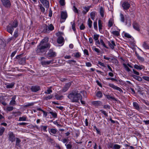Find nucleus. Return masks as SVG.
Masks as SVG:
<instances>
[{"label":"nucleus","instance_id":"f257e3e1","mask_svg":"<svg viewBox=\"0 0 149 149\" xmlns=\"http://www.w3.org/2000/svg\"><path fill=\"white\" fill-rule=\"evenodd\" d=\"M48 40V38L45 37L41 41L37 49L36 50V52L38 53L44 52L46 49L50 47V45L47 43Z\"/></svg>","mask_w":149,"mask_h":149},{"label":"nucleus","instance_id":"f03ea898","mask_svg":"<svg viewBox=\"0 0 149 149\" xmlns=\"http://www.w3.org/2000/svg\"><path fill=\"white\" fill-rule=\"evenodd\" d=\"M68 97L73 102H78L79 100L82 99V96L81 94L76 91H73L69 94Z\"/></svg>","mask_w":149,"mask_h":149},{"label":"nucleus","instance_id":"7ed1b4c3","mask_svg":"<svg viewBox=\"0 0 149 149\" xmlns=\"http://www.w3.org/2000/svg\"><path fill=\"white\" fill-rule=\"evenodd\" d=\"M120 20L127 26H130L131 25V21L130 18L120 13Z\"/></svg>","mask_w":149,"mask_h":149},{"label":"nucleus","instance_id":"20e7f679","mask_svg":"<svg viewBox=\"0 0 149 149\" xmlns=\"http://www.w3.org/2000/svg\"><path fill=\"white\" fill-rule=\"evenodd\" d=\"M54 29V27L52 24H50L48 26L45 25L44 26L43 32L46 33H49Z\"/></svg>","mask_w":149,"mask_h":149},{"label":"nucleus","instance_id":"39448f33","mask_svg":"<svg viewBox=\"0 0 149 149\" xmlns=\"http://www.w3.org/2000/svg\"><path fill=\"white\" fill-rule=\"evenodd\" d=\"M22 54H19L17 55L16 58L18 59V62L19 64L24 65L25 63L26 59L24 57L21 58Z\"/></svg>","mask_w":149,"mask_h":149},{"label":"nucleus","instance_id":"423d86ee","mask_svg":"<svg viewBox=\"0 0 149 149\" xmlns=\"http://www.w3.org/2000/svg\"><path fill=\"white\" fill-rule=\"evenodd\" d=\"M1 1L2 4L5 7H10L11 3L9 0H1Z\"/></svg>","mask_w":149,"mask_h":149},{"label":"nucleus","instance_id":"0eeeda50","mask_svg":"<svg viewBox=\"0 0 149 149\" xmlns=\"http://www.w3.org/2000/svg\"><path fill=\"white\" fill-rule=\"evenodd\" d=\"M108 86L118 91L120 93H122L123 92L122 90L120 88L116 86L113 84L111 83L109 84Z\"/></svg>","mask_w":149,"mask_h":149},{"label":"nucleus","instance_id":"6e6552de","mask_svg":"<svg viewBox=\"0 0 149 149\" xmlns=\"http://www.w3.org/2000/svg\"><path fill=\"white\" fill-rule=\"evenodd\" d=\"M122 7L123 9L125 10H127L130 7V4L128 1H125L122 4Z\"/></svg>","mask_w":149,"mask_h":149},{"label":"nucleus","instance_id":"1a4fd4ad","mask_svg":"<svg viewBox=\"0 0 149 149\" xmlns=\"http://www.w3.org/2000/svg\"><path fill=\"white\" fill-rule=\"evenodd\" d=\"M45 58L44 57H41V63L42 65H49L50 63H53V61L52 60H50L49 61H43V59Z\"/></svg>","mask_w":149,"mask_h":149},{"label":"nucleus","instance_id":"9d476101","mask_svg":"<svg viewBox=\"0 0 149 149\" xmlns=\"http://www.w3.org/2000/svg\"><path fill=\"white\" fill-rule=\"evenodd\" d=\"M8 140L12 142L14 141L15 140V136L13 133L12 132H9L8 134Z\"/></svg>","mask_w":149,"mask_h":149},{"label":"nucleus","instance_id":"9b49d317","mask_svg":"<svg viewBox=\"0 0 149 149\" xmlns=\"http://www.w3.org/2000/svg\"><path fill=\"white\" fill-rule=\"evenodd\" d=\"M40 2L46 8L49 7V2L47 0H40Z\"/></svg>","mask_w":149,"mask_h":149},{"label":"nucleus","instance_id":"f8f14e48","mask_svg":"<svg viewBox=\"0 0 149 149\" xmlns=\"http://www.w3.org/2000/svg\"><path fill=\"white\" fill-rule=\"evenodd\" d=\"M71 84L70 82H68L65 84L63 88L62 91L63 92H65L66 91L70 88Z\"/></svg>","mask_w":149,"mask_h":149},{"label":"nucleus","instance_id":"ddd939ff","mask_svg":"<svg viewBox=\"0 0 149 149\" xmlns=\"http://www.w3.org/2000/svg\"><path fill=\"white\" fill-rule=\"evenodd\" d=\"M48 56L49 57H52L56 56V53L52 50H50L48 53Z\"/></svg>","mask_w":149,"mask_h":149},{"label":"nucleus","instance_id":"4468645a","mask_svg":"<svg viewBox=\"0 0 149 149\" xmlns=\"http://www.w3.org/2000/svg\"><path fill=\"white\" fill-rule=\"evenodd\" d=\"M92 104L95 107H99L102 104V102L100 101H93L92 102Z\"/></svg>","mask_w":149,"mask_h":149},{"label":"nucleus","instance_id":"2eb2a0df","mask_svg":"<svg viewBox=\"0 0 149 149\" xmlns=\"http://www.w3.org/2000/svg\"><path fill=\"white\" fill-rule=\"evenodd\" d=\"M67 16V14L66 12L63 11L61 12V19H63L64 21H65Z\"/></svg>","mask_w":149,"mask_h":149},{"label":"nucleus","instance_id":"dca6fc26","mask_svg":"<svg viewBox=\"0 0 149 149\" xmlns=\"http://www.w3.org/2000/svg\"><path fill=\"white\" fill-rule=\"evenodd\" d=\"M14 30V28L10 26V25H8L7 26V31L12 35L13 34Z\"/></svg>","mask_w":149,"mask_h":149},{"label":"nucleus","instance_id":"f3484780","mask_svg":"<svg viewBox=\"0 0 149 149\" xmlns=\"http://www.w3.org/2000/svg\"><path fill=\"white\" fill-rule=\"evenodd\" d=\"M14 28H16L18 25V23L17 21L14 20L11 21L9 24Z\"/></svg>","mask_w":149,"mask_h":149},{"label":"nucleus","instance_id":"a211bd4d","mask_svg":"<svg viewBox=\"0 0 149 149\" xmlns=\"http://www.w3.org/2000/svg\"><path fill=\"white\" fill-rule=\"evenodd\" d=\"M16 98V96L15 95L13 96L11 99V100L10 101L9 104L10 105H15L16 104L15 99Z\"/></svg>","mask_w":149,"mask_h":149},{"label":"nucleus","instance_id":"6ab92c4d","mask_svg":"<svg viewBox=\"0 0 149 149\" xmlns=\"http://www.w3.org/2000/svg\"><path fill=\"white\" fill-rule=\"evenodd\" d=\"M134 68L138 70H141L143 69H144V67L142 65H138L135 64L134 66Z\"/></svg>","mask_w":149,"mask_h":149},{"label":"nucleus","instance_id":"aec40b11","mask_svg":"<svg viewBox=\"0 0 149 149\" xmlns=\"http://www.w3.org/2000/svg\"><path fill=\"white\" fill-rule=\"evenodd\" d=\"M70 24L71 25L72 28L73 30L74 33L75 34H77L76 29L75 28V21H73L72 22H71Z\"/></svg>","mask_w":149,"mask_h":149},{"label":"nucleus","instance_id":"412c9836","mask_svg":"<svg viewBox=\"0 0 149 149\" xmlns=\"http://www.w3.org/2000/svg\"><path fill=\"white\" fill-rule=\"evenodd\" d=\"M108 44L109 45L112 49H113L114 47L116 46L113 40H111V42H109Z\"/></svg>","mask_w":149,"mask_h":149},{"label":"nucleus","instance_id":"4be33fe9","mask_svg":"<svg viewBox=\"0 0 149 149\" xmlns=\"http://www.w3.org/2000/svg\"><path fill=\"white\" fill-rule=\"evenodd\" d=\"M98 25L99 29L100 32H101L102 31V22L100 19L98 20Z\"/></svg>","mask_w":149,"mask_h":149},{"label":"nucleus","instance_id":"5701e85b","mask_svg":"<svg viewBox=\"0 0 149 149\" xmlns=\"http://www.w3.org/2000/svg\"><path fill=\"white\" fill-rule=\"evenodd\" d=\"M133 105L135 109L138 111H139L140 110V107L137 102H133Z\"/></svg>","mask_w":149,"mask_h":149},{"label":"nucleus","instance_id":"b1692460","mask_svg":"<svg viewBox=\"0 0 149 149\" xmlns=\"http://www.w3.org/2000/svg\"><path fill=\"white\" fill-rule=\"evenodd\" d=\"M14 84L15 83L14 82H12L10 84L7 83L5 84V85H6V87L7 88H12L14 86Z\"/></svg>","mask_w":149,"mask_h":149},{"label":"nucleus","instance_id":"393cba45","mask_svg":"<svg viewBox=\"0 0 149 149\" xmlns=\"http://www.w3.org/2000/svg\"><path fill=\"white\" fill-rule=\"evenodd\" d=\"M133 28L137 31H139V24L136 22H134L133 24Z\"/></svg>","mask_w":149,"mask_h":149},{"label":"nucleus","instance_id":"a878e982","mask_svg":"<svg viewBox=\"0 0 149 149\" xmlns=\"http://www.w3.org/2000/svg\"><path fill=\"white\" fill-rule=\"evenodd\" d=\"M40 89V88L38 86H33L31 88V90L33 92H36L38 91Z\"/></svg>","mask_w":149,"mask_h":149},{"label":"nucleus","instance_id":"bb28decb","mask_svg":"<svg viewBox=\"0 0 149 149\" xmlns=\"http://www.w3.org/2000/svg\"><path fill=\"white\" fill-rule=\"evenodd\" d=\"M100 14L102 17H103L104 15V9L102 7H101L100 10Z\"/></svg>","mask_w":149,"mask_h":149},{"label":"nucleus","instance_id":"cd10ccee","mask_svg":"<svg viewBox=\"0 0 149 149\" xmlns=\"http://www.w3.org/2000/svg\"><path fill=\"white\" fill-rule=\"evenodd\" d=\"M13 107L11 106H8L4 107V110L7 111H12L13 110Z\"/></svg>","mask_w":149,"mask_h":149},{"label":"nucleus","instance_id":"c85d7f7f","mask_svg":"<svg viewBox=\"0 0 149 149\" xmlns=\"http://www.w3.org/2000/svg\"><path fill=\"white\" fill-rule=\"evenodd\" d=\"M64 41V39L62 37H59L57 39V41L58 43L61 44Z\"/></svg>","mask_w":149,"mask_h":149},{"label":"nucleus","instance_id":"c756f323","mask_svg":"<svg viewBox=\"0 0 149 149\" xmlns=\"http://www.w3.org/2000/svg\"><path fill=\"white\" fill-rule=\"evenodd\" d=\"M49 131L51 134V133L54 134H56L57 132V131L56 129L52 128Z\"/></svg>","mask_w":149,"mask_h":149},{"label":"nucleus","instance_id":"7c9ffc66","mask_svg":"<svg viewBox=\"0 0 149 149\" xmlns=\"http://www.w3.org/2000/svg\"><path fill=\"white\" fill-rule=\"evenodd\" d=\"M92 21L89 18L88 20L87 24L89 28H92Z\"/></svg>","mask_w":149,"mask_h":149},{"label":"nucleus","instance_id":"2f4dec72","mask_svg":"<svg viewBox=\"0 0 149 149\" xmlns=\"http://www.w3.org/2000/svg\"><path fill=\"white\" fill-rule=\"evenodd\" d=\"M121 146L117 144H115L113 145V148L114 149H120Z\"/></svg>","mask_w":149,"mask_h":149},{"label":"nucleus","instance_id":"473e14b6","mask_svg":"<svg viewBox=\"0 0 149 149\" xmlns=\"http://www.w3.org/2000/svg\"><path fill=\"white\" fill-rule=\"evenodd\" d=\"M5 130V128L3 127H0V136H2Z\"/></svg>","mask_w":149,"mask_h":149},{"label":"nucleus","instance_id":"72a5a7b5","mask_svg":"<svg viewBox=\"0 0 149 149\" xmlns=\"http://www.w3.org/2000/svg\"><path fill=\"white\" fill-rule=\"evenodd\" d=\"M95 12H92L90 13L91 17L93 20H94L95 18Z\"/></svg>","mask_w":149,"mask_h":149},{"label":"nucleus","instance_id":"f704fd0d","mask_svg":"<svg viewBox=\"0 0 149 149\" xmlns=\"http://www.w3.org/2000/svg\"><path fill=\"white\" fill-rule=\"evenodd\" d=\"M27 118L26 116H22V117H19L18 120L19 121H25L26 120Z\"/></svg>","mask_w":149,"mask_h":149},{"label":"nucleus","instance_id":"c9c22d12","mask_svg":"<svg viewBox=\"0 0 149 149\" xmlns=\"http://www.w3.org/2000/svg\"><path fill=\"white\" fill-rule=\"evenodd\" d=\"M143 47L146 49H149V44L144 42L143 45Z\"/></svg>","mask_w":149,"mask_h":149},{"label":"nucleus","instance_id":"e433bc0d","mask_svg":"<svg viewBox=\"0 0 149 149\" xmlns=\"http://www.w3.org/2000/svg\"><path fill=\"white\" fill-rule=\"evenodd\" d=\"M123 65L126 71L128 72H130L131 71V70L129 68V67L127 66L126 64L125 63H123Z\"/></svg>","mask_w":149,"mask_h":149},{"label":"nucleus","instance_id":"4c0bfd02","mask_svg":"<svg viewBox=\"0 0 149 149\" xmlns=\"http://www.w3.org/2000/svg\"><path fill=\"white\" fill-rule=\"evenodd\" d=\"M50 114H51L53 117L54 118H56L57 117V114L55 112H53L52 111H50L49 112Z\"/></svg>","mask_w":149,"mask_h":149},{"label":"nucleus","instance_id":"58836bf2","mask_svg":"<svg viewBox=\"0 0 149 149\" xmlns=\"http://www.w3.org/2000/svg\"><path fill=\"white\" fill-rule=\"evenodd\" d=\"M133 77L134 79H136L139 81H142V78L139 76L134 75Z\"/></svg>","mask_w":149,"mask_h":149},{"label":"nucleus","instance_id":"ea45409f","mask_svg":"<svg viewBox=\"0 0 149 149\" xmlns=\"http://www.w3.org/2000/svg\"><path fill=\"white\" fill-rule=\"evenodd\" d=\"M21 140L18 138H16V145L17 146H20V143L21 142Z\"/></svg>","mask_w":149,"mask_h":149},{"label":"nucleus","instance_id":"a19ab883","mask_svg":"<svg viewBox=\"0 0 149 149\" xmlns=\"http://www.w3.org/2000/svg\"><path fill=\"white\" fill-rule=\"evenodd\" d=\"M48 126H41L40 127L41 130H43L44 132H46L47 131V129Z\"/></svg>","mask_w":149,"mask_h":149},{"label":"nucleus","instance_id":"79ce46f5","mask_svg":"<svg viewBox=\"0 0 149 149\" xmlns=\"http://www.w3.org/2000/svg\"><path fill=\"white\" fill-rule=\"evenodd\" d=\"M46 136L47 137V141L51 143H53L54 142V140L53 139H52L51 138L48 137L47 135H46Z\"/></svg>","mask_w":149,"mask_h":149},{"label":"nucleus","instance_id":"37998d69","mask_svg":"<svg viewBox=\"0 0 149 149\" xmlns=\"http://www.w3.org/2000/svg\"><path fill=\"white\" fill-rule=\"evenodd\" d=\"M99 36H100L99 35L97 34H94L93 36V39L95 41H97L98 40Z\"/></svg>","mask_w":149,"mask_h":149},{"label":"nucleus","instance_id":"c03bdc74","mask_svg":"<svg viewBox=\"0 0 149 149\" xmlns=\"http://www.w3.org/2000/svg\"><path fill=\"white\" fill-rule=\"evenodd\" d=\"M136 56L138 59L141 62H143L144 61L143 58L140 56L138 54H136Z\"/></svg>","mask_w":149,"mask_h":149},{"label":"nucleus","instance_id":"a18cd8bd","mask_svg":"<svg viewBox=\"0 0 149 149\" xmlns=\"http://www.w3.org/2000/svg\"><path fill=\"white\" fill-rule=\"evenodd\" d=\"M18 30L16 29L15 30L13 36L15 38H16L17 37L18 35Z\"/></svg>","mask_w":149,"mask_h":149},{"label":"nucleus","instance_id":"49530a36","mask_svg":"<svg viewBox=\"0 0 149 149\" xmlns=\"http://www.w3.org/2000/svg\"><path fill=\"white\" fill-rule=\"evenodd\" d=\"M111 33L116 36H118L120 34L119 31H112Z\"/></svg>","mask_w":149,"mask_h":149},{"label":"nucleus","instance_id":"de8ad7c7","mask_svg":"<svg viewBox=\"0 0 149 149\" xmlns=\"http://www.w3.org/2000/svg\"><path fill=\"white\" fill-rule=\"evenodd\" d=\"M73 54L74 56L76 58H79L81 56V54L79 52L74 53Z\"/></svg>","mask_w":149,"mask_h":149},{"label":"nucleus","instance_id":"09e8293b","mask_svg":"<svg viewBox=\"0 0 149 149\" xmlns=\"http://www.w3.org/2000/svg\"><path fill=\"white\" fill-rule=\"evenodd\" d=\"M106 97H107V98L108 100H114L115 99V98L114 97L112 96H111L110 95H106Z\"/></svg>","mask_w":149,"mask_h":149},{"label":"nucleus","instance_id":"8fccbe9b","mask_svg":"<svg viewBox=\"0 0 149 149\" xmlns=\"http://www.w3.org/2000/svg\"><path fill=\"white\" fill-rule=\"evenodd\" d=\"M96 96L99 98H101L102 96V94L101 92L99 91L97 92Z\"/></svg>","mask_w":149,"mask_h":149},{"label":"nucleus","instance_id":"3c124183","mask_svg":"<svg viewBox=\"0 0 149 149\" xmlns=\"http://www.w3.org/2000/svg\"><path fill=\"white\" fill-rule=\"evenodd\" d=\"M100 44H101L104 47L106 48L107 49H108V47L106 45L102 39H100Z\"/></svg>","mask_w":149,"mask_h":149},{"label":"nucleus","instance_id":"603ef678","mask_svg":"<svg viewBox=\"0 0 149 149\" xmlns=\"http://www.w3.org/2000/svg\"><path fill=\"white\" fill-rule=\"evenodd\" d=\"M92 49L93 51H95V52L97 53H99L100 52V50L97 48H96L95 47H92Z\"/></svg>","mask_w":149,"mask_h":149},{"label":"nucleus","instance_id":"864d4df0","mask_svg":"<svg viewBox=\"0 0 149 149\" xmlns=\"http://www.w3.org/2000/svg\"><path fill=\"white\" fill-rule=\"evenodd\" d=\"M93 27L95 30H97V23L96 21H95L93 22Z\"/></svg>","mask_w":149,"mask_h":149},{"label":"nucleus","instance_id":"5fc2aeb1","mask_svg":"<svg viewBox=\"0 0 149 149\" xmlns=\"http://www.w3.org/2000/svg\"><path fill=\"white\" fill-rule=\"evenodd\" d=\"M113 25V22L112 19H110L109 20L108 26L109 27H111Z\"/></svg>","mask_w":149,"mask_h":149},{"label":"nucleus","instance_id":"6e6d98bb","mask_svg":"<svg viewBox=\"0 0 149 149\" xmlns=\"http://www.w3.org/2000/svg\"><path fill=\"white\" fill-rule=\"evenodd\" d=\"M53 97V95H49L47 96H46L45 98V99L46 100H50L52 99V97Z\"/></svg>","mask_w":149,"mask_h":149},{"label":"nucleus","instance_id":"4d7b16f0","mask_svg":"<svg viewBox=\"0 0 149 149\" xmlns=\"http://www.w3.org/2000/svg\"><path fill=\"white\" fill-rule=\"evenodd\" d=\"M113 144L111 143H109L107 144V147L109 148H113Z\"/></svg>","mask_w":149,"mask_h":149},{"label":"nucleus","instance_id":"13d9d810","mask_svg":"<svg viewBox=\"0 0 149 149\" xmlns=\"http://www.w3.org/2000/svg\"><path fill=\"white\" fill-rule=\"evenodd\" d=\"M69 141V139L68 138L67 139L65 138H63L61 141L63 142V143H65L66 142H68Z\"/></svg>","mask_w":149,"mask_h":149},{"label":"nucleus","instance_id":"bf43d9fd","mask_svg":"<svg viewBox=\"0 0 149 149\" xmlns=\"http://www.w3.org/2000/svg\"><path fill=\"white\" fill-rule=\"evenodd\" d=\"M65 146H66V148L68 149H70L72 147V145L69 144H66Z\"/></svg>","mask_w":149,"mask_h":149},{"label":"nucleus","instance_id":"052dcab7","mask_svg":"<svg viewBox=\"0 0 149 149\" xmlns=\"http://www.w3.org/2000/svg\"><path fill=\"white\" fill-rule=\"evenodd\" d=\"M53 123L54 124L56 125L58 127L61 126V125L59 124L57 120L53 121Z\"/></svg>","mask_w":149,"mask_h":149},{"label":"nucleus","instance_id":"680f3d73","mask_svg":"<svg viewBox=\"0 0 149 149\" xmlns=\"http://www.w3.org/2000/svg\"><path fill=\"white\" fill-rule=\"evenodd\" d=\"M103 108L106 109H110V106L109 105H105L104 106Z\"/></svg>","mask_w":149,"mask_h":149},{"label":"nucleus","instance_id":"e2e57ef3","mask_svg":"<svg viewBox=\"0 0 149 149\" xmlns=\"http://www.w3.org/2000/svg\"><path fill=\"white\" fill-rule=\"evenodd\" d=\"M52 92V91L50 89H47L46 91L45 92V93L46 94H50Z\"/></svg>","mask_w":149,"mask_h":149},{"label":"nucleus","instance_id":"0e129e2a","mask_svg":"<svg viewBox=\"0 0 149 149\" xmlns=\"http://www.w3.org/2000/svg\"><path fill=\"white\" fill-rule=\"evenodd\" d=\"M100 111L105 116H108L107 113L105 111L103 110H100Z\"/></svg>","mask_w":149,"mask_h":149},{"label":"nucleus","instance_id":"69168bd1","mask_svg":"<svg viewBox=\"0 0 149 149\" xmlns=\"http://www.w3.org/2000/svg\"><path fill=\"white\" fill-rule=\"evenodd\" d=\"M40 8L41 10V11L43 12H44L45 11V8L42 6V4H40Z\"/></svg>","mask_w":149,"mask_h":149},{"label":"nucleus","instance_id":"338daca9","mask_svg":"<svg viewBox=\"0 0 149 149\" xmlns=\"http://www.w3.org/2000/svg\"><path fill=\"white\" fill-rule=\"evenodd\" d=\"M142 78L144 80L147 81H149V77L147 76H143Z\"/></svg>","mask_w":149,"mask_h":149},{"label":"nucleus","instance_id":"774afa93","mask_svg":"<svg viewBox=\"0 0 149 149\" xmlns=\"http://www.w3.org/2000/svg\"><path fill=\"white\" fill-rule=\"evenodd\" d=\"M86 66L88 67H91L92 66L91 63L89 62H87L86 63Z\"/></svg>","mask_w":149,"mask_h":149}]
</instances>
